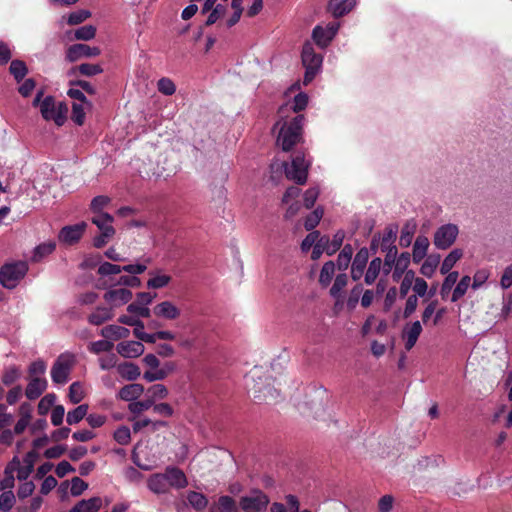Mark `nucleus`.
Returning a JSON list of instances; mask_svg holds the SVG:
<instances>
[{
	"label": "nucleus",
	"mask_w": 512,
	"mask_h": 512,
	"mask_svg": "<svg viewBox=\"0 0 512 512\" xmlns=\"http://www.w3.org/2000/svg\"><path fill=\"white\" fill-rule=\"evenodd\" d=\"M307 105V96L304 93H298L293 100L291 105L281 106L279 109V120L274 127L279 129L277 137V145L282 150L288 152L296 145L302 137V125L304 117L302 115L294 117L292 120L287 121L285 119V113L288 110L294 112L302 111Z\"/></svg>",
	"instance_id": "f257e3e1"
},
{
	"label": "nucleus",
	"mask_w": 512,
	"mask_h": 512,
	"mask_svg": "<svg viewBox=\"0 0 512 512\" xmlns=\"http://www.w3.org/2000/svg\"><path fill=\"white\" fill-rule=\"evenodd\" d=\"M43 96V90H39L34 101H32V105L39 108L43 119L47 121L52 120L56 125L59 126L63 125L65 119L67 118V106L61 102L56 103L54 98L51 96H47L45 98H43Z\"/></svg>",
	"instance_id": "f03ea898"
},
{
	"label": "nucleus",
	"mask_w": 512,
	"mask_h": 512,
	"mask_svg": "<svg viewBox=\"0 0 512 512\" xmlns=\"http://www.w3.org/2000/svg\"><path fill=\"white\" fill-rule=\"evenodd\" d=\"M246 385L257 401H267L277 397V390L271 386L269 378L263 376L261 368L250 371L246 378Z\"/></svg>",
	"instance_id": "7ed1b4c3"
},
{
	"label": "nucleus",
	"mask_w": 512,
	"mask_h": 512,
	"mask_svg": "<svg viewBox=\"0 0 512 512\" xmlns=\"http://www.w3.org/2000/svg\"><path fill=\"white\" fill-rule=\"evenodd\" d=\"M27 272L28 265L24 261L6 264L0 269V283L6 289H14Z\"/></svg>",
	"instance_id": "20e7f679"
},
{
	"label": "nucleus",
	"mask_w": 512,
	"mask_h": 512,
	"mask_svg": "<svg viewBox=\"0 0 512 512\" xmlns=\"http://www.w3.org/2000/svg\"><path fill=\"white\" fill-rule=\"evenodd\" d=\"M302 63L305 67L304 85H307L312 81L315 74L318 73L322 64V56L314 52L310 42H306L303 45Z\"/></svg>",
	"instance_id": "39448f33"
},
{
	"label": "nucleus",
	"mask_w": 512,
	"mask_h": 512,
	"mask_svg": "<svg viewBox=\"0 0 512 512\" xmlns=\"http://www.w3.org/2000/svg\"><path fill=\"white\" fill-rule=\"evenodd\" d=\"M75 364V356L70 353L61 354L53 364L51 377L53 383L65 384L68 382L70 371Z\"/></svg>",
	"instance_id": "423d86ee"
},
{
	"label": "nucleus",
	"mask_w": 512,
	"mask_h": 512,
	"mask_svg": "<svg viewBox=\"0 0 512 512\" xmlns=\"http://www.w3.org/2000/svg\"><path fill=\"white\" fill-rule=\"evenodd\" d=\"M309 167L310 162L306 161L303 155H296L290 165H285L286 177L298 185H303L306 182Z\"/></svg>",
	"instance_id": "0eeeda50"
},
{
	"label": "nucleus",
	"mask_w": 512,
	"mask_h": 512,
	"mask_svg": "<svg viewBox=\"0 0 512 512\" xmlns=\"http://www.w3.org/2000/svg\"><path fill=\"white\" fill-rule=\"evenodd\" d=\"M269 503V497L258 490H254L240 499V507L244 512H263Z\"/></svg>",
	"instance_id": "6e6552de"
},
{
	"label": "nucleus",
	"mask_w": 512,
	"mask_h": 512,
	"mask_svg": "<svg viewBox=\"0 0 512 512\" xmlns=\"http://www.w3.org/2000/svg\"><path fill=\"white\" fill-rule=\"evenodd\" d=\"M133 294L129 288L110 287L103 294V300L106 301L109 308L118 309L132 300Z\"/></svg>",
	"instance_id": "1a4fd4ad"
},
{
	"label": "nucleus",
	"mask_w": 512,
	"mask_h": 512,
	"mask_svg": "<svg viewBox=\"0 0 512 512\" xmlns=\"http://www.w3.org/2000/svg\"><path fill=\"white\" fill-rule=\"evenodd\" d=\"M459 230L458 226L446 224L436 230L434 235V245L438 249L450 248L457 239Z\"/></svg>",
	"instance_id": "9d476101"
},
{
	"label": "nucleus",
	"mask_w": 512,
	"mask_h": 512,
	"mask_svg": "<svg viewBox=\"0 0 512 512\" xmlns=\"http://www.w3.org/2000/svg\"><path fill=\"white\" fill-rule=\"evenodd\" d=\"M86 227L87 224L85 222H79L70 226H63L59 232L58 239L63 245H74L83 237Z\"/></svg>",
	"instance_id": "9b49d317"
},
{
	"label": "nucleus",
	"mask_w": 512,
	"mask_h": 512,
	"mask_svg": "<svg viewBox=\"0 0 512 512\" xmlns=\"http://www.w3.org/2000/svg\"><path fill=\"white\" fill-rule=\"evenodd\" d=\"M339 28V22L328 23L325 28L317 26L312 32L314 42H316L320 48H325L330 41L333 40Z\"/></svg>",
	"instance_id": "f8f14e48"
},
{
	"label": "nucleus",
	"mask_w": 512,
	"mask_h": 512,
	"mask_svg": "<svg viewBox=\"0 0 512 512\" xmlns=\"http://www.w3.org/2000/svg\"><path fill=\"white\" fill-rule=\"evenodd\" d=\"M153 313L157 318L173 321L179 318L181 311L172 301L163 300L154 306Z\"/></svg>",
	"instance_id": "ddd939ff"
},
{
	"label": "nucleus",
	"mask_w": 512,
	"mask_h": 512,
	"mask_svg": "<svg viewBox=\"0 0 512 512\" xmlns=\"http://www.w3.org/2000/svg\"><path fill=\"white\" fill-rule=\"evenodd\" d=\"M148 446L137 445L134 447L132 452V459L135 465L139 466L140 469L148 471L154 468L157 463L155 456H147Z\"/></svg>",
	"instance_id": "4468645a"
},
{
	"label": "nucleus",
	"mask_w": 512,
	"mask_h": 512,
	"mask_svg": "<svg viewBox=\"0 0 512 512\" xmlns=\"http://www.w3.org/2000/svg\"><path fill=\"white\" fill-rule=\"evenodd\" d=\"M368 257L369 253L366 247H362L361 249L358 250L357 254L354 257V260L351 261L350 275L352 280L357 281L363 277Z\"/></svg>",
	"instance_id": "2eb2a0df"
},
{
	"label": "nucleus",
	"mask_w": 512,
	"mask_h": 512,
	"mask_svg": "<svg viewBox=\"0 0 512 512\" xmlns=\"http://www.w3.org/2000/svg\"><path fill=\"white\" fill-rule=\"evenodd\" d=\"M348 275L338 274L335 277L332 288L329 289V295H331L335 301V309H341L344 304L343 290L348 285Z\"/></svg>",
	"instance_id": "dca6fc26"
},
{
	"label": "nucleus",
	"mask_w": 512,
	"mask_h": 512,
	"mask_svg": "<svg viewBox=\"0 0 512 512\" xmlns=\"http://www.w3.org/2000/svg\"><path fill=\"white\" fill-rule=\"evenodd\" d=\"M100 55L98 47H91L83 43H77L70 46L67 52V58L70 62H75L82 57H97Z\"/></svg>",
	"instance_id": "f3484780"
},
{
	"label": "nucleus",
	"mask_w": 512,
	"mask_h": 512,
	"mask_svg": "<svg viewBox=\"0 0 512 512\" xmlns=\"http://www.w3.org/2000/svg\"><path fill=\"white\" fill-rule=\"evenodd\" d=\"M422 332V325L420 321L407 323L402 332V339L406 350H411Z\"/></svg>",
	"instance_id": "a211bd4d"
},
{
	"label": "nucleus",
	"mask_w": 512,
	"mask_h": 512,
	"mask_svg": "<svg viewBox=\"0 0 512 512\" xmlns=\"http://www.w3.org/2000/svg\"><path fill=\"white\" fill-rule=\"evenodd\" d=\"M116 350L124 358H134L141 356L145 347L138 341H126L118 343Z\"/></svg>",
	"instance_id": "6ab92c4d"
},
{
	"label": "nucleus",
	"mask_w": 512,
	"mask_h": 512,
	"mask_svg": "<svg viewBox=\"0 0 512 512\" xmlns=\"http://www.w3.org/2000/svg\"><path fill=\"white\" fill-rule=\"evenodd\" d=\"M162 475L166 478V483L173 488L183 489L188 485L184 471L178 468L170 467Z\"/></svg>",
	"instance_id": "aec40b11"
},
{
	"label": "nucleus",
	"mask_w": 512,
	"mask_h": 512,
	"mask_svg": "<svg viewBox=\"0 0 512 512\" xmlns=\"http://www.w3.org/2000/svg\"><path fill=\"white\" fill-rule=\"evenodd\" d=\"M47 381L44 377L35 376L30 378L27 388H25V397L30 400H35L46 391Z\"/></svg>",
	"instance_id": "412c9836"
},
{
	"label": "nucleus",
	"mask_w": 512,
	"mask_h": 512,
	"mask_svg": "<svg viewBox=\"0 0 512 512\" xmlns=\"http://www.w3.org/2000/svg\"><path fill=\"white\" fill-rule=\"evenodd\" d=\"M174 369H176V366L173 362H166L161 368H149L144 373V379L147 382L160 381L168 377Z\"/></svg>",
	"instance_id": "4be33fe9"
},
{
	"label": "nucleus",
	"mask_w": 512,
	"mask_h": 512,
	"mask_svg": "<svg viewBox=\"0 0 512 512\" xmlns=\"http://www.w3.org/2000/svg\"><path fill=\"white\" fill-rule=\"evenodd\" d=\"M113 222V216L108 213H99L92 217V223L98 226L100 233H105L106 236H114Z\"/></svg>",
	"instance_id": "5701e85b"
},
{
	"label": "nucleus",
	"mask_w": 512,
	"mask_h": 512,
	"mask_svg": "<svg viewBox=\"0 0 512 512\" xmlns=\"http://www.w3.org/2000/svg\"><path fill=\"white\" fill-rule=\"evenodd\" d=\"M357 5V0H329L328 9L335 17L348 14Z\"/></svg>",
	"instance_id": "b1692460"
},
{
	"label": "nucleus",
	"mask_w": 512,
	"mask_h": 512,
	"mask_svg": "<svg viewBox=\"0 0 512 512\" xmlns=\"http://www.w3.org/2000/svg\"><path fill=\"white\" fill-rule=\"evenodd\" d=\"M145 388L140 383H130L118 391L117 397L126 402H133L141 397Z\"/></svg>",
	"instance_id": "393cba45"
},
{
	"label": "nucleus",
	"mask_w": 512,
	"mask_h": 512,
	"mask_svg": "<svg viewBox=\"0 0 512 512\" xmlns=\"http://www.w3.org/2000/svg\"><path fill=\"white\" fill-rule=\"evenodd\" d=\"M131 421L133 423L132 429L134 432H139L145 428H149V431H158L167 425L165 421L152 420L148 417H141L138 419L132 418Z\"/></svg>",
	"instance_id": "a878e982"
},
{
	"label": "nucleus",
	"mask_w": 512,
	"mask_h": 512,
	"mask_svg": "<svg viewBox=\"0 0 512 512\" xmlns=\"http://www.w3.org/2000/svg\"><path fill=\"white\" fill-rule=\"evenodd\" d=\"M209 512H240L236 501L227 495L220 496L218 501L210 506Z\"/></svg>",
	"instance_id": "bb28decb"
},
{
	"label": "nucleus",
	"mask_w": 512,
	"mask_h": 512,
	"mask_svg": "<svg viewBox=\"0 0 512 512\" xmlns=\"http://www.w3.org/2000/svg\"><path fill=\"white\" fill-rule=\"evenodd\" d=\"M100 334L109 341H117L120 339L128 338L130 335L129 328L112 324L101 329Z\"/></svg>",
	"instance_id": "cd10ccee"
},
{
	"label": "nucleus",
	"mask_w": 512,
	"mask_h": 512,
	"mask_svg": "<svg viewBox=\"0 0 512 512\" xmlns=\"http://www.w3.org/2000/svg\"><path fill=\"white\" fill-rule=\"evenodd\" d=\"M114 309L109 307L100 306L93 310V312L88 315V323L99 326L103 323H106L109 320H112L114 317Z\"/></svg>",
	"instance_id": "c85d7f7f"
},
{
	"label": "nucleus",
	"mask_w": 512,
	"mask_h": 512,
	"mask_svg": "<svg viewBox=\"0 0 512 512\" xmlns=\"http://www.w3.org/2000/svg\"><path fill=\"white\" fill-rule=\"evenodd\" d=\"M102 504L103 500L101 497L82 499L69 512H97L101 509Z\"/></svg>",
	"instance_id": "c756f323"
},
{
	"label": "nucleus",
	"mask_w": 512,
	"mask_h": 512,
	"mask_svg": "<svg viewBox=\"0 0 512 512\" xmlns=\"http://www.w3.org/2000/svg\"><path fill=\"white\" fill-rule=\"evenodd\" d=\"M429 240L426 236H418L415 239L412 250V259L414 263H419L427 256Z\"/></svg>",
	"instance_id": "7c9ffc66"
},
{
	"label": "nucleus",
	"mask_w": 512,
	"mask_h": 512,
	"mask_svg": "<svg viewBox=\"0 0 512 512\" xmlns=\"http://www.w3.org/2000/svg\"><path fill=\"white\" fill-rule=\"evenodd\" d=\"M147 486L150 492L155 494H164L169 491V485L162 473H156L147 480Z\"/></svg>",
	"instance_id": "2f4dec72"
},
{
	"label": "nucleus",
	"mask_w": 512,
	"mask_h": 512,
	"mask_svg": "<svg viewBox=\"0 0 512 512\" xmlns=\"http://www.w3.org/2000/svg\"><path fill=\"white\" fill-rule=\"evenodd\" d=\"M441 261V256L438 254H430L427 256L424 263L420 267V274L426 278H431L435 275L436 269Z\"/></svg>",
	"instance_id": "473e14b6"
},
{
	"label": "nucleus",
	"mask_w": 512,
	"mask_h": 512,
	"mask_svg": "<svg viewBox=\"0 0 512 512\" xmlns=\"http://www.w3.org/2000/svg\"><path fill=\"white\" fill-rule=\"evenodd\" d=\"M382 269V260L379 257H376L371 260L370 264H368L366 272H364V281L367 285H372L376 279L379 277Z\"/></svg>",
	"instance_id": "72a5a7b5"
},
{
	"label": "nucleus",
	"mask_w": 512,
	"mask_h": 512,
	"mask_svg": "<svg viewBox=\"0 0 512 512\" xmlns=\"http://www.w3.org/2000/svg\"><path fill=\"white\" fill-rule=\"evenodd\" d=\"M117 372L126 380L134 381L140 377V368L132 362L117 365Z\"/></svg>",
	"instance_id": "f704fd0d"
},
{
	"label": "nucleus",
	"mask_w": 512,
	"mask_h": 512,
	"mask_svg": "<svg viewBox=\"0 0 512 512\" xmlns=\"http://www.w3.org/2000/svg\"><path fill=\"white\" fill-rule=\"evenodd\" d=\"M16 461L15 462H8V464L5 467L4 471V478L0 481V488L4 491H11L14 487L15 483V468H16Z\"/></svg>",
	"instance_id": "c9c22d12"
},
{
	"label": "nucleus",
	"mask_w": 512,
	"mask_h": 512,
	"mask_svg": "<svg viewBox=\"0 0 512 512\" xmlns=\"http://www.w3.org/2000/svg\"><path fill=\"white\" fill-rule=\"evenodd\" d=\"M462 257V251L458 248L453 249L450 254L446 255L441 265V274L446 275L451 273V269L454 267L455 263L458 262Z\"/></svg>",
	"instance_id": "e433bc0d"
},
{
	"label": "nucleus",
	"mask_w": 512,
	"mask_h": 512,
	"mask_svg": "<svg viewBox=\"0 0 512 512\" xmlns=\"http://www.w3.org/2000/svg\"><path fill=\"white\" fill-rule=\"evenodd\" d=\"M187 501L196 511H203L208 506V498L200 492H187Z\"/></svg>",
	"instance_id": "4c0bfd02"
},
{
	"label": "nucleus",
	"mask_w": 512,
	"mask_h": 512,
	"mask_svg": "<svg viewBox=\"0 0 512 512\" xmlns=\"http://www.w3.org/2000/svg\"><path fill=\"white\" fill-rule=\"evenodd\" d=\"M321 239H324V246H325V252L328 255H334L336 251L340 249L342 246L343 240H344V232L339 231L336 232L333 236V239L329 240L325 237H322Z\"/></svg>",
	"instance_id": "58836bf2"
},
{
	"label": "nucleus",
	"mask_w": 512,
	"mask_h": 512,
	"mask_svg": "<svg viewBox=\"0 0 512 512\" xmlns=\"http://www.w3.org/2000/svg\"><path fill=\"white\" fill-rule=\"evenodd\" d=\"M335 275V263L333 261H327L324 266L321 267L319 274V284L322 287H327L333 280Z\"/></svg>",
	"instance_id": "ea45409f"
},
{
	"label": "nucleus",
	"mask_w": 512,
	"mask_h": 512,
	"mask_svg": "<svg viewBox=\"0 0 512 512\" xmlns=\"http://www.w3.org/2000/svg\"><path fill=\"white\" fill-rule=\"evenodd\" d=\"M88 405L80 404L74 409L70 410L67 414L68 425H76L87 417Z\"/></svg>",
	"instance_id": "a19ab883"
},
{
	"label": "nucleus",
	"mask_w": 512,
	"mask_h": 512,
	"mask_svg": "<svg viewBox=\"0 0 512 512\" xmlns=\"http://www.w3.org/2000/svg\"><path fill=\"white\" fill-rule=\"evenodd\" d=\"M411 255L409 253L400 254L397 257L394 272H392V279L397 281L405 274L406 267L410 264Z\"/></svg>",
	"instance_id": "79ce46f5"
},
{
	"label": "nucleus",
	"mask_w": 512,
	"mask_h": 512,
	"mask_svg": "<svg viewBox=\"0 0 512 512\" xmlns=\"http://www.w3.org/2000/svg\"><path fill=\"white\" fill-rule=\"evenodd\" d=\"M55 250V243L53 241H47L36 246L34 250V254H32L31 260L38 262L42 260L47 255L53 253Z\"/></svg>",
	"instance_id": "37998d69"
},
{
	"label": "nucleus",
	"mask_w": 512,
	"mask_h": 512,
	"mask_svg": "<svg viewBox=\"0 0 512 512\" xmlns=\"http://www.w3.org/2000/svg\"><path fill=\"white\" fill-rule=\"evenodd\" d=\"M353 249L351 245L343 246L339 256H337L336 266L339 270L344 271L349 267L352 260Z\"/></svg>",
	"instance_id": "c03bdc74"
},
{
	"label": "nucleus",
	"mask_w": 512,
	"mask_h": 512,
	"mask_svg": "<svg viewBox=\"0 0 512 512\" xmlns=\"http://www.w3.org/2000/svg\"><path fill=\"white\" fill-rule=\"evenodd\" d=\"M171 276L168 274L156 273L147 281L148 289H162L169 285Z\"/></svg>",
	"instance_id": "a18cd8bd"
},
{
	"label": "nucleus",
	"mask_w": 512,
	"mask_h": 512,
	"mask_svg": "<svg viewBox=\"0 0 512 512\" xmlns=\"http://www.w3.org/2000/svg\"><path fill=\"white\" fill-rule=\"evenodd\" d=\"M168 395L169 390H167L166 387L161 383L154 384L147 390V399L153 400V403H155L157 400L166 398Z\"/></svg>",
	"instance_id": "49530a36"
},
{
	"label": "nucleus",
	"mask_w": 512,
	"mask_h": 512,
	"mask_svg": "<svg viewBox=\"0 0 512 512\" xmlns=\"http://www.w3.org/2000/svg\"><path fill=\"white\" fill-rule=\"evenodd\" d=\"M69 400L72 403H80L85 397V389L82 383L72 382L69 387Z\"/></svg>",
	"instance_id": "de8ad7c7"
},
{
	"label": "nucleus",
	"mask_w": 512,
	"mask_h": 512,
	"mask_svg": "<svg viewBox=\"0 0 512 512\" xmlns=\"http://www.w3.org/2000/svg\"><path fill=\"white\" fill-rule=\"evenodd\" d=\"M470 277L468 275H465L464 277H462L456 288L453 289V293H452V296H451V301L452 302H456V301H459L460 298H462L466 292H467V289L469 288L470 286Z\"/></svg>",
	"instance_id": "09e8293b"
},
{
	"label": "nucleus",
	"mask_w": 512,
	"mask_h": 512,
	"mask_svg": "<svg viewBox=\"0 0 512 512\" xmlns=\"http://www.w3.org/2000/svg\"><path fill=\"white\" fill-rule=\"evenodd\" d=\"M415 279V273L413 270H407L403 276L402 281H400L399 285V294L402 297H405L408 292L413 289Z\"/></svg>",
	"instance_id": "8fccbe9b"
},
{
	"label": "nucleus",
	"mask_w": 512,
	"mask_h": 512,
	"mask_svg": "<svg viewBox=\"0 0 512 512\" xmlns=\"http://www.w3.org/2000/svg\"><path fill=\"white\" fill-rule=\"evenodd\" d=\"M9 72L17 82L22 80L25 75L28 73V69L26 68V65L24 62L20 60H14L12 63H10L9 66Z\"/></svg>",
	"instance_id": "3c124183"
},
{
	"label": "nucleus",
	"mask_w": 512,
	"mask_h": 512,
	"mask_svg": "<svg viewBox=\"0 0 512 512\" xmlns=\"http://www.w3.org/2000/svg\"><path fill=\"white\" fill-rule=\"evenodd\" d=\"M126 311H128L129 314L135 315L138 317H144L148 318L150 316V309L145 304H140L136 301L129 302L128 307H126Z\"/></svg>",
	"instance_id": "603ef678"
},
{
	"label": "nucleus",
	"mask_w": 512,
	"mask_h": 512,
	"mask_svg": "<svg viewBox=\"0 0 512 512\" xmlns=\"http://www.w3.org/2000/svg\"><path fill=\"white\" fill-rule=\"evenodd\" d=\"M157 91L165 96H171L176 92V85L169 77H162L157 81Z\"/></svg>",
	"instance_id": "864d4df0"
},
{
	"label": "nucleus",
	"mask_w": 512,
	"mask_h": 512,
	"mask_svg": "<svg viewBox=\"0 0 512 512\" xmlns=\"http://www.w3.org/2000/svg\"><path fill=\"white\" fill-rule=\"evenodd\" d=\"M56 401V396L54 394H47L38 402V413L39 415L45 416L49 410L52 409L54 403Z\"/></svg>",
	"instance_id": "5fc2aeb1"
},
{
	"label": "nucleus",
	"mask_w": 512,
	"mask_h": 512,
	"mask_svg": "<svg viewBox=\"0 0 512 512\" xmlns=\"http://www.w3.org/2000/svg\"><path fill=\"white\" fill-rule=\"evenodd\" d=\"M458 277H459V274L456 271L446 274V277L443 280L442 287H441V296L443 299L447 295H449L454 284L458 281Z\"/></svg>",
	"instance_id": "6e6d98bb"
},
{
	"label": "nucleus",
	"mask_w": 512,
	"mask_h": 512,
	"mask_svg": "<svg viewBox=\"0 0 512 512\" xmlns=\"http://www.w3.org/2000/svg\"><path fill=\"white\" fill-rule=\"evenodd\" d=\"M16 461V468H15V474L16 478L20 481H25L29 478L31 472L33 471V467L25 466L21 464V460L18 457H14L9 462H15Z\"/></svg>",
	"instance_id": "4d7b16f0"
},
{
	"label": "nucleus",
	"mask_w": 512,
	"mask_h": 512,
	"mask_svg": "<svg viewBox=\"0 0 512 512\" xmlns=\"http://www.w3.org/2000/svg\"><path fill=\"white\" fill-rule=\"evenodd\" d=\"M154 402L153 400H144V401H133L129 403L128 409L129 411L134 415H139L143 413L144 411H148L152 406Z\"/></svg>",
	"instance_id": "13d9d810"
},
{
	"label": "nucleus",
	"mask_w": 512,
	"mask_h": 512,
	"mask_svg": "<svg viewBox=\"0 0 512 512\" xmlns=\"http://www.w3.org/2000/svg\"><path fill=\"white\" fill-rule=\"evenodd\" d=\"M114 439L120 445H128L131 442V430L129 427L122 425L114 432Z\"/></svg>",
	"instance_id": "bf43d9fd"
},
{
	"label": "nucleus",
	"mask_w": 512,
	"mask_h": 512,
	"mask_svg": "<svg viewBox=\"0 0 512 512\" xmlns=\"http://www.w3.org/2000/svg\"><path fill=\"white\" fill-rule=\"evenodd\" d=\"M362 293H363V285L362 284H357L350 290V293L346 300L348 309H350V310L356 309L360 295Z\"/></svg>",
	"instance_id": "052dcab7"
},
{
	"label": "nucleus",
	"mask_w": 512,
	"mask_h": 512,
	"mask_svg": "<svg viewBox=\"0 0 512 512\" xmlns=\"http://www.w3.org/2000/svg\"><path fill=\"white\" fill-rule=\"evenodd\" d=\"M91 109V107H88L85 104H72V114L71 119L74 120L75 123L78 125L84 124L85 121V110Z\"/></svg>",
	"instance_id": "680f3d73"
},
{
	"label": "nucleus",
	"mask_w": 512,
	"mask_h": 512,
	"mask_svg": "<svg viewBox=\"0 0 512 512\" xmlns=\"http://www.w3.org/2000/svg\"><path fill=\"white\" fill-rule=\"evenodd\" d=\"M113 346V342L106 339L97 342H91L90 345H88V350L94 354H99L101 352H109L111 349H113Z\"/></svg>",
	"instance_id": "e2e57ef3"
},
{
	"label": "nucleus",
	"mask_w": 512,
	"mask_h": 512,
	"mask_svg": "<svg viewBox=\"0 0 512 512\" xmlns=\"http://www.w3.org/2000/svg\"><path fill=\"white\" fill-rule=\"evenodd\" d=\"M323 211L320 208L315 209L313 212L310 213L309 216L306 217L304 222V227L306 230L311 231L315 227L318 226L319 221L322 218Z\"/></svg>",
	"instance_id": "0e129e2a"
},
{
	"label": "nucleus",
	"mask_w": 512,
	"mask_h": 512,
	"mask_svg": "<svg viewBox=\"0 0 512 512\" xmlns=\"http://www.w3.org/2000/svg\"><path fill=\"white\" fill-rule=\"evenodd\" d=\"M96 29L93 25H85L76 29L75 38L77 40L88 41L95 37Z\"/></svg>",
	"instance_id": "69168bd1"
},
{
	"label": "nucleus",
	"mask_w": 512,
	"mask_h": 512,
	"mask_svg": "<svg viewBox=\"0 0 512 512\" xmlns=\"http://www.w3.org/2000/svg\"><path fill=\"white\" fill-rule=\"evenodd\" d=\"M109 202H110V198L107 196L100 195V196L93 198L92 202H91V209H92L94 215L99 214V213H104L102 211V209L107 207Z\"/></svg>",
	"instance_id": "338daca9"
},
{
	"label": "nucleus",
	"mask_w": 512,
	"mask_h": 512,
	"mask_svg": "<svg viewBox=\"0 0 512 512\" xmlns=\"http://www.w3.org/2000/svg\"><path fill=\"white\" fill-rule=\"evenodd\" d=\"M393 505H395V498L387 494L379 499L378 510L379 512H391Z\"/></svg>",
	"instance_id": "774afa93"
}]
</instances>
